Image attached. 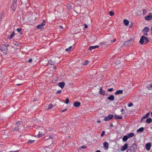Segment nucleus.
I'll return each instance as SVG.
<instances>
[{
    "instance_id": "obj_8",
    "label": "nucleus",
    "mask_w": 152,
    "mask_h": 152,
    "mask_svg": "<svg viewBox=\"0 0 152 152\" xmlns=\"http://www.w3.org/2000/svg\"><path fill=\"white\" fill-rule=\"evenodd\" d=\"M128 147V145L127 144H125L122 147L121 149V151H125Z\"/></svg>"
},
{
    "instance_id": "obj_58",
    "label": "nucleus",
    "mask_w": 152,
    "mask_h": 152,
    "mask_svg": "<svg viewBox=\"0 0 152 152\" xmlns=\"http://www.w3.org/2000/svg\"><path fill=\"white\" fill-rule=\"evenodd\" d=\"M66 110H67V109H65V110H63L62 111V112H64V111H66Z\"/></svg>"
},
{
    "instance_id": "obj_31",
    "label": "nucleus",
    "mask_w": 152,
    "mask_h": 152,
    "mask_svg": "<svg viewBox=\"0 0 152 152\" xmlns=\"http://www.w3.org/2000/svg\"><path fill=\"white\" fill-rule=\"evenodd\" d=\"M147 88L151 90L152 88V84L147 86Z\"/></svg>"
},
{
    "instance_id": "obj_51",
    "label": "nucleus",
    "mask_w": 152,
    "mask_h": 152,
    "mask_svg": "<svg viewBox=\"0 0 152 152\" xmlns=\"http://www.w3.org/2000/svg\"><path fill=\"white\" fill-rule=\"evenodd\" d=\"M143 33V34L145 35H146V36H147L148 35V34L147 33V32H142Z\"/></svg>"
},
{
    "instance_id": "obj_35",
    "label": "nucleus",
    "mask_w": 152,
    "mask_h": 152,
    "mask_svg": "<svg viewBox=\"0 0 152 152\" xmlns=\"http://www.w3.org/2000/svg\"><path fill=\"white\" fill-rule=\"evenodd\" d=\"M16 124L17 126H19V125H22V122L21 121L18 122L16 123Z\"/></svg>"
},
{
    "instance_id": "obj_61",
    "label": "nucleus",
    "mask_w": 152,
    "mask_h": 152,
    "mask_svg": "<svg viewBox=\"0 0 152 152\" xmlns=\"http://www.w3.org/2000/svg\"><path fill=\"white\" fill-rule=\"evenodd\" d=\"M95 152H101V151L99 150H97Z\"/></svg>"
},
{
    "instance_id": "obj_24",
    "label": "nucleus",
    "mask_w": 152,
    "mask_h": 152,
    "mask_svg": "<svg viewBox=\"0 0 152 152\" xmlns=\"http://www.w3.org/2000/svg\"><path fill=\"white\" fill-rule=\"evenodd\" d=\"M48 63L50 65H54L55 64V62L52 60H50L48 61Z\"/></svg>"
},
{
    "instance_id": "obj_41",
    "label": "nucleus",
    "mask_w": 152,
    "mask_h": 152,
    "mask_svg": "<svg viewBox=\"0 0 152 152\" xmlns=\"http://www.w3.org/2000/svg\"><path fill=\"white\" fill-rule=\"evenodd\" d=\"M72 12L75 15H76L77 14V12L75 10H73V11Z\"/></svg>"
},
{
    "instance_id": "obj_47",
    "label": "nucleus",
    "mask_w": 152,
    "mask_h": 152,
    "mask_svg": "<svg viewBox=\"0 0 152 152\" xmlns=\"http://www.w3.org/2000/svg\"><path fill=\"white\" fill-rule=\"evenodd\" d=\"M86 148V146H85V145H83V146H81L80 148H83V149H84V148Z\"/></svg>"
},
{
    "instance_id": "obj_60",
    "label": "nucleus",
    "mask_w": 152,
    "mask_h": 152,
    "mask_svg": "<svg viewBox=\"0 0 152 152\" xmlns=\"http://www.w3.org/2000/svg\"><path fill=\"white\" fill-rule=\"evenodd\" d=\"M124 111V109H122L121 110V111L122 112H123Z\"/></svg>"
},
{
    "instance_id": "obj_44",
    "label": "nucleus",
    "mask_w": 152,
    "mask_h": 152,
    "mask_svg": "<svg viewBox=\"0 0 152 152\" xmlns=\"http://www.w3.org/2000/svg\"><path fill=\"white\" fill-rule=\"evenodd\" d=\"M113 88H109L108 89V90L107 91H110V92H111V91H113Z\"/></svg>"
},
{
    "instance_id": "obj_13",
    "label": "nucleus",
    "mask_w": 152,
    "mask_h": 152,
    "mask_svg": "<svg viewBox=\"0 0 152 152\" xmlns=\"http://www.w3.org/2000/svg\"><path fill=\"white\" fill-rule=\"evenodd\" d=\"M150 115V113H148L146 114V115L141 119V121L142 122L143 119H145L148 118L149 116Z\"/></svg>"
},
{
    "instance_id": "obj_33",
    "label": "nucleus",
    "mask_w": 152,
    "mask_h": 152,
    "mask_svg": "<svg viewBox=\"0 0 152 152\" xmlns=\"http://www.w3.org/2000/svg\"><path fill=\"white\" fill-rule=\"evenodd\" d=\"M72 48V46H70L68 48L66 49L65 50H66V51H69Z\"/></svg>"
},
{
    "instance_id": "obj_17",
    "label": "nucleus",
    "mask_w": 152,
    "mask_h": 152,
    "mask_svg": "<svg viewBox=\"0 0 152 152\" xmlns=\"http://www.w3.org/2000/svg\"><path fill=\"white\" fill-rule=\"evenodd\" d=\"M123 93V91L122 90H118L115 93V95H117L120 94H122Z\"/></svg>"
},
{
    "instance_id": "obj_20",
    "label": "nucleus",
    "mask_w": 152,
    "mask_h": 152,
    "mask_svg": "<svg viewBox=\"0 0 152 152\" xmlns=\"http://www.w3.org/2000/svg\"><path fill=\"white\" fill-rule=\"evenodd\" d=\"M132 147L133 148V150L132 149L133 151H135L137 148V145L135 144H133L132 145Z\"/></svg>"
},
{
    "instance_id": "obj_26",
    "label": "nucleus",
    "mask_w": 152,
    "mask_h": 152,
    "mask_svg": "<svg viewBox=\"0 0 152 152\" xmlns=\"http://www.w3.org/2000/svg\"><path fill=\"white\" fill-rule=\"evenodd\" d=\"M15 35V32L13 31L12 33L10 36L8 37V38L9 39H11Z\"/></svg>"
},
{
    "instance_id": "obj_21",
    "label": "nucleus",
    "mask_w": 152,
    "mask_h": 152,
    "mask_svg": "<svg viewBox=\"0 0 152 152\" xmlns=\"http://www.w3.org/2000/svg\"><path fill=\"white\" fill-rule=\"evenodd\" d=\"M127 136L128 138L132 137L134 136V134L133 133H131L127 134Z\"/></svg>"
},
{
    "instance_id": "obj_9",
    "label": "nucleus",
    "mask_w": 152,
    "mask_h": 152,
    "mask_svg": "<svg viewBox=\"0 0 152 152\" xmlns=\"http://www.w3.org/2000/svg\"><path fill=\"white\" fill-rule=\"evenodd\" d=\"M109 144L107 142H104L103 143L104 147L105 148V150H107L108 149V147Z\"/></svg>"
},
{
    "instance_id": "obj_6",
    "label": "nucleus",
    "mask_w": 152,
    "mask_h": 152,
    "mask_svg": "<svg viewBox=\"0 0 152 152\" xmlns=\"http://www.w3.org/2000/svg\"><path fill=\"white\" fill-rule=\"evenodd\" d=\"M113 115L109 114L107 117L104 118V120L106 121H109V120L113 118Z\"/></svg>"
},
{
    "instance_id": "obj_37",
    "label": "nucleus",
    "mask_w": 152,
    "mask_h": 152,
    "mask_svg": "<svg viewBox=\"0 0 152 152\" xmlns=\"http://www.w3.org/2000/svg\"><path fill=\"white\" fill-rule=\"evenodd\" d=\"M89 63V61L87 60H86L83 63V64L84 65H87Z\"/></svg>"
},
{
    "instance_id": "obj_43",
    "label": "nucleus",
    "mask_w": 152,
    "mask_h": 152,
    "mask_svg": "<svg viewBox=\"0 0 152 152\" xmlns=\"http://www.w3.org/2000/svg\"><path fill=\"white\" fill-rule=\"evenodd\" d=\"M19 128L16 127L14 129V131H18L19 130Z\"/></svg>"
},
{
    "instance_id": "obj_45",
    "label": "nucleus",
    "mask_w": 152,
    "mask_h": 152,
    "mask_svg": "<svg viewBox=\"0 0 152 152\" xmlns=\"http://www.w3.org/2000/svg\"><path fill=\"white\" fill-rule=\"evenodd\" d=\"M17 0H13L12 3L17 4Z\"/></svg>"
},
{
    "instance_id": "obj_62",
    "label": "nucleus",
    "mask_w": 152,
    "mask_h": 152,
    "mask_svg": "<svg viewBox=\"0 0 152 152\" xmlns=\"http://www.w3.org/2000/svg\"><path fill=\"white\" fill-rule=\"evenodd\" d=\"M132 26L130 25L129 26V28H130L132 27Z\"/></svg>"
},
{
    "instance_id": "obj_10",
    "label": "nucleus",
    "mask_w": 152,
    "mask_h": 152,
    "mask_svg": "<svg viewBox=\"0 0 152 152\" xmlns=\"http://www.w3.org/2000/svg\"><path fill=\"white\" fill-rule=\"evenodd\" d=\"M59 86L61 87L62 89H63L65 83L64 82L59 83L58 84Z\"/></svg>"
},
{
    "instance_id": "obj_22",
    "label": "nucleus",
    "mask_w": 152,
    "mask_h": 152,
    "mask_svg": "<svg viewBox=\"0 0 152 152\" xmlns=\"http://www.w3.org/2000/svg\"><path fill=\"white\" fill-rule=\"evenodd\" d=\"M149 30V28L147 27H145L142 30V32H148Z\"/></svg>"
},
{
    "instance_id": "obj_3",
    "label": "nucleus",
    "mask_w": 152,
    "mask_h": 152,
    "mask_svg": "<svg viewBox=\"0 0 152 152\" xmlns=\"http://www.w3.org/2000/svg\"><path fill=\"white\" fill-rule=\"evenodd\" d=\"M47 138L46 139V140L48 141L49 140L50 142V143L49 144V145H51L52 144H53V141L52 139L54 138L53 136H51L50 135L48 136Z\"/></svg>"
},
{
    "instance_id": "obj_1",
    "label": "nucleus",
    "mask_w": 152,
    "mask_h": 152,
    "mask_svg": "<svg viewBox=\"0 0 152 152\" xmlns=\"http://www.w3.org/2000/svg\"><path fill=\"white\" fill-rule=\"evenodd\" d=\"M148 41V38L144 36H142L140 39V43L141 44H142L144 42L145 44L147 43Z\"/></svg>"
},
{
    "instance_id": "obj_49",
    "label": "nucleus",
    "mask_w": 152,
    "mask_h": 152,
    "mask_svg": "<svg viewBox=\"0 0 152 152\" xmlns=\"http://www.w3.org/2000/svg\"><path fill=\"white\" fill-rule=\"evenodd\" d=\"M105 133V132L103 131L102 132V133L101 134V136H103L104 135Z\"/></svg>"
},
{
    "instance_id": "obj_16",
    "label": "nucleus",
    "mask_w": 152,
    "mask_h": 152,
    "mask_svg": "<svg viewBox=\"0 0 152 152\" xmlns=\"http://www.w3.org/2000/svg\"><path fill=\"white\" fill-rule=\"evenodd\" d=\"M123 23L124 24L127 26L129 25V22L128 20L125 19L124 20Z\"/></svg>"
},
{
    "instance_id": "obj_36",
    "label": "nucleus",
    "mask_w": 152,
    "mask_h": 152,
    "mask_svg": "<svg viewBox=\"0 0 152 152\" xmlns=\"http://www.w3.org/2000/svg\"><path fill=\"white\" fill-rule=\"evenodd\" d=\"M109 14L110 16H113L114 15V12L113 11H111L110 12Z\"/></svg>"
},
{
    "instance_id": "obj_55",
    "label": "nucleus",
    "mask_w": 152,
    "mask_h": 152,
    "mask_svg": "<svg viewBox=\"0 0 152 152\" xmlns=\"http://www.w3.org/2000/svg\"><path fill=\"white\" fill-rule=\"evenodd\" d=\"M101 121H100V120H98L97 121V123H99V124L101 123Z\"/></svg>"
},
{
    "instance_id": "obj_23",
    "label": "nucleus",
    "mask_w": 152,
    "mask_h": 152,
    "mask_svg": "<svg viewBox=\"0 0 152 152\" xmlns=\"http://www.w3.org/2000/svg\"><path fill=\"white\" fill-rule=\"evenodd\" d=\"M144 129L142 127H141L137 130V132H142L144 130Z\"/></svg>"
},
{
    "instance_id": "obj_27",
    "label": "nucleus",
    "mask_w": 152,
    "mask_h": 152,
    "mask_svg": "<svg viewBox=\"0 0 152 152\" xmlns=\"http://www.w3.org/2000/svg\"><path fill=\"white\" fill-rule=\"evenodd\" d=\"M146 121L148 123H151L152 122V119L151 118H148L146 119Z\"/></svg>"
},
{
    "instance_id": "obj_19",
    "label": "nucleus",
    "mask_w": 152,
    "mask_h": 152,
    "mask_svg": "<svg viewBox=\"0 0 152 152\" xmlns=\"http://www.w3.org/2000/svg\"><path fill=\"white\" fill-rule=\"evenodd\" d=\"M80 102H75L74 104V106L75 107H78L80 106Z\"/></svg>"
},
{
    "instance_id": "obj_5",
    "label": "nucleus",
    "mask_w": 152,
    "mask_h": 152,
    "mask_svg": "<svg viewBox=\"0 0 152 152\" xmlns=\"http://www.w3.org/2000/svg\"><path fill=\"white\" fill-rule=\"evenodd\" d=\"M45 20H43L41 24H39L37 26V28L39 29H41L43 28V26L45 25Z\"/></svg>"
},
{
    "instance_id": "obj_32",
    "label": "nucleus",
    "mask_w": 152,
    "mask_h": 152,
    "mask_svg": "<svg viewBox=\"0 0 152 152\" xmlns=\"http://www.w3.org/2000/svg\"><path fill=\"white\" fill-rule=\"evenodd\" d=\"M53 106L52 104H50L49 105L48 108H47L48 110H49L52 108L53 107Z\"/></svg>"
},
{
    "instance_id": "obj_64",
    "label": "nucleus",
    "mask_w": 152,
    "mask_h": 152,
    "mask_svg": "<svg viewBox=\"0 0 152 152\" xmlns=\"http://www.w3.org/2000/svg\"><path fill=\"white\" fill-rule=\"evenodd\" d=\"M151 140H152V137H151Z\"/></svg>"
},
{
    "instance_id": "obj_12",
    "label": "nucleus",
    "mask_w": 152,
    "mask_h": 152,
    "mask_svg": "<svg viewBox=\"0 0 152 152\" xmlns=\"http://www.w3.org/2000/svg\"><path fill=\"white\" fill-rule=\"evenodd\" d=\"M105 91L102 90V87H100L99 93L101 95L104 96L105 94Z\"/></svg>"
},
{
    "instance_id": "obj_40",
    "label": "nucleus",
    "mask_w": 152,
    "mask_h": 152,
    "mask_svg": "<svg viewBox=\"0 0 152 152\" xmlns=\"http://www.w3.org/2000/svg\"><path fill=\"white\" fill-rule=\"evenodd\" d=\"M16 30L17 31L19 32H20L21 31V29L20 28H17Z\"/></svg>"
},
{
    "instance_id": "obj_18",
    "label": "nucleus",
    "mask_w": 152,
    "mask_h": 152,
    "mask_svg": "<svg viewBox=\"0 0 152 152\" xmlns=\"http://www.w3.org/2000/svg\"><path fill=\"white\" fill-rule=\"evenodd\" d=\"M99 47V46L98 45H95V46H91L89 47V49L90 50H91L93 49L98 48Z\"/></svg>"
},
{
    "instance_id": "obj_52",
    "label": "nucleus",
    "mask_w": 152,
    "mask_h": 152,
    "mask_svg": "<svg viewBox=\"0 0 152 152\" xmlns=\"http://www.w3.org/2000/svg\"><path fill=\"white\" fill-rule=\"evenodd\" d=\"M84 27L85 28H88V26L86 24H85L84 25Z\"/></svg>"
},
{
    "instance_id": "obj_48",
    "label": "nucleus",
    "mask_w": 152,
    "mask_h": 152,
    "mask_svg": "<svg viewBox=\"0 0 152 152\" xmlns=\"http://www.w3.org/2000/svg\"><path fill=\"white\" fill-rule=\"evenodd\" d=\"M3 15V13H1L0 14V20H1V19Z\"/></svg>"
},
{
    "instance_id": "obj_25",
    "label": "nucleus",
    "mask_w": 152,
    "mask_h": 152,
    "mask_svg": "<svg viewBox=\"0 0 152 152\" xmlns=\"http://www.w3.org/2000/svg\"><path fill=\"white\" fill-rule=\"evenodd\" d=\"M115 118V119H120L122 118V116H118L117 115H115L114 116Z\"/></svg>"
},
{
    "instance_id": "obj_28",
    "label": "nucleus",
    "mask_w": 152,
    "mask_h": 152,
    "mask_svg": "<svg viewBox=\"0 0 152 152\" xmlns=\"http://www.w3.org/2000/svg\"><path fill=\"white\" fill-rule=\"evenodd\" d=\"M129 139L127 135L125 136L122 138L123 141L124 142L126 141Z\"/></svg>"
},
{
    "instance_id": "obj_11",
    "label": "nucleus",
    "mask_w": 152,
    "mask_h": 152,
    "mask_svg": "<svg viewBox=\"0 0 152 152\" xmlns=\"http://www.w3.org/2000/svg\"><path fill=\"white\" fill-rule=\"evenodd\" d=\"M146 148L148 151H149L151 147V144L150 143H148L145 145Z\"/></svg>"
},
{
    "instance_id": "obj_53",
    "label": "nucleus",
    "mask_w": 152,
    "mask_h": 152,
    "mask_svg": "<svg viewBox=\"0 0 152 152\" xmlns=\"http://www.w3.org/2000/svg\"><path fill=\"white\" fill-rule=\"evenodd\" d=\"M37 98H35L33 100V101L35 102V101H37Z\"/></svg>"
},
{
    "instance_id": "obj_30",
    "label": "nucleus",
    "mask_w": 152,
    "mask_h": 152,
    "mask_svg": "<svg viewBox=\"0 0 152 152\" xmlns=\"http://www.w3.org/2000/svg\"><path fill=\"white\" fill-rule=\"evenodd\" d=\"M43 133L42 131H39L38 134V136L39 137H41L42 136Z\"/></svg>"
},
{
    "instance_id": "obj_14",
    "label": "nucleus",
    "mask_w": 152,
    "mask_h": 152,
    "mask_svg": "<svg viewBox=\"0 0 152 152\" xmlns=\"http://www.w3.org/2000/svg\"><path fill=\"white\" fill-rule=\"evenodd\" d=\"M17 4L12 3L11 5L12 10H15L16 8Z\"/></svg>"
},
{
    "instance_id": "obj_54",
    "label": "nucleus",
    "mask_w": 152,
    "mask_h": 152,
    "mask_svg": "<svg viewBox=\"0 0 152 152\" xmlns=\"http://www.w3.org/2000/svg\"><path fill=\"white\" fill-rule=\"evenodd\" d=\"M116 41V39H114V40H113V41L111 40V42H115V41Z\"/></svg>"
},
{
    "instance_id": "obj_63",
    "label": "nucleus",
    "mask_w": 152,
    "mask_h": 152,
    "mask_svg": "<svg viewBox=\"0 0 152 152\" xmlns=\"http://www.w3.org/2000/svg\"><path fill=\"white\" fill-rule=\"evenodd\" d=\"M151 116H152V112L151 113Z\"/></svg>"
},
{
    "instance_id": "obj_38",
    "label": "nucleus",
    "mask_w": 152,
    "mask_h": 152,
    "mask_svg": "<svg viewBox=\"0 0 152 152\" xmlns=\"http://www.w3.org/2000/svg\"><path fill=\"white\" fill-rule=\"evenodd\" d=\"M68 10H70L72 8V6L70 4H68L67 6Z\"/></svg>"
},
{
    "instance_id": "obj_39",
    "label": "nucleus",
    "mask_w": 152,
    "mask_h": 152,
    "mask_svg": "<svg viewBox=\"0 0 152 152\" xmlns=\"http://www.w3.org/2000/svg\"><path fill=\"white\" fill-rule=\"evenodd\" d=\"M133 105V104L132 103L130 102L128 104V106L129 107H132Z\"/></svg>"
},
{
    "instance_id": "obj_34",
    "label": "nucleus",
    "mask_w": 152,
    "mask_h": 152,
    "mask_svg": "<svg viewBox=\"0 0 152 152\" xmlns=\"http://www.w3.org/2000/svg\"><path fill=\"white\" fill-rule=\"evenodd\" d=\"M49 135H50L51 136H53V137L54 138L55 137V134L53 133H52V132H50V133H49Z\"/></svg>"
},
{
    "instance_id": "obj_57",
    "label": "nucleus",
    "mask_w": 152,
    "mask_h": 152,
    "mask_svg": "<svg viewBox=\"0 0 152 152\" xmlns=\"http://www.w3.org/2000/svg\"><path fill=\"white\" fill-rule=\"evenodd\" d=\"M60 28L61 29H63L64 28L63 27V26H60Z\"/></svg>"
},
{
    "instance_id": "obj_2",
    "label": "nucleus",
    "mask_w": 152,
    "mask_h": 152,
    "mask_svg": "<svg viewBox=\"0 0 152 152\" xmlns=\"http://www.w3.org/2000/svg\"><path fill=\"white\" fill-rule=\"evenodd\" d=\"M8 45H1L0 46V49L2 51H5L7 50V46Z\"/></svg>"
},
{
    "instance_id": "obj_56",
    "label": "nucleus",
    "mask_w": 152,
    "mask_h": 152,
    "mask_svg": "<svg viewBox=\"0 0 152 152\" xmlns=\"http://www.w3.org/2000/svg\"><path fill=\"white\" fill-rule=\"evenodd\" d=\"M18 150H16L14 151H9V152H16Z\"/></svg>"
},
{
    "instance_id": "obj_7",
    "label": "nucleus",
    "mask_w": 152,
    "mask_h": 152,
    "mask_svg": "<svg viewBox=\"0 0 152 152\" xmlns=\"http://www.w3.org/2000/svg\"><path fill=\"white\" fill-rule=\"evenodd\" d=\"M152 18V16L151 13H150L148 15L146 16L145 17V19L148 20H151Z\"/></svg>"
},
{
    "instance_id": "obj_29",
    "label": "nucleus",
    "mask_w": 152,
    "mask_h": 152,
    "mask_svg": "<svg viewBox=\"0 0 152 152\" xmlns=\"http://www.w3.org/2000/svg\"><path fill=\"white\" fill-rule=\"evenodd\" d=\"M35 141L34 140H29L27 142V143L29 144H31V143H32L34 142Z\"/></svg>"
},
{
    "instance_id": "obj_15",
    "label": "nucleus",
    "mask_w": 152,
    "mask_h": 152,
    "mask_svg": "<svg viewBox=\"0 0 152 152\" xmlns=\"http://www.w3.org/2000/svg\"><path fill=\"white\" fill-rule=\"evenodd\" d=\"M107 99L110 101H113L114 99V97L113 95H110L107 98Z\"/></svg>"
},
{
    "instance_id": "obj_50",
    "label": "nucleus",
    "mask_w": 152,
    "mask_h": 152,
    "mask_svg": "<svg viewBox=\"0 0 152 152\" xmlns=\"http://www.w3.org/2000/svg\"><path fill=\"white\" fill-rule=\"evenodd\" d=\"M32 59L31 58H30L28 60V62L29 63H31L32 62Z\"/></svg>"
},
{
    "instance_id": "obj_46",
    "label": "nucleus",
    "mask_w": 152,
    "mask_h": 152,
    "mask_svg": "<svg viewBox=\"0 0 152 152\" xmlns=\"http://www.w3.org/2000/svg\"><path fill=\"white\" fill-rule=\"evenodd\" d=\"M61 90H60L59 91H58L56 92V94H60L61 93Z\"/></svg>"
},
{
    "instance_id": "obj_59",
    "label": "nucleus",
    "mask_w": 152,
    "mask_h": 152,
    "mask_svg": "<svg viewBox=\"0 0 152 152\" xmlns=\"http://www.w3.org/2000/svg\"><path fill=\"white\" fill-rule=\"evenodd\" d=\"M22 84V83H20V84H16L17 85H18V86H20V85L21 84Z\"/></svg>"
},
{
    "instance_id": "obj_42",
    "label": "nucleus",
    "mask_w": 152,
    "mask_h": 152,
    "mask_svg": "<svg viewBox=\"0 0 152 152\" xmlns=\"http://www.w3.org/2000/svg\"><path fill=\"white\" fill-rule=\"evenodd\" d=\"M69 99H67L66 100V102H65V103L66 104H68V103H69Z\"/></svg>"
},
{
    "instance_id": "obj_4",
    "label": "nucleus",
    "mask_w": 152,
    "mask_h": 152,
    "mask_svg": "<svg viewBox=\"0 0 152 152\" xmlns=\"http://www.w3.org/2000/svg\"><path fill=\"white\" fill-rule=\"evenodd\" d=\"M134 43V41L132 40H130L125 42L124 43V45L128 46L132 45Z\"/></svg>"
}]
</instances>
